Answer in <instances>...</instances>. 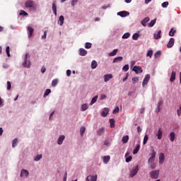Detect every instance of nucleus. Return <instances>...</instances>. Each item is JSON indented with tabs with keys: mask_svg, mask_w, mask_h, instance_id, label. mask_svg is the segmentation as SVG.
Returning a JSON list of instances; mask_svg holds the SVG:
<instances>
[{
	"mask_svg": "<svg viewBox=\"0 0 181 181\" xmlns=\"http://www.w3.org/2000/svg\"><path fill=\"white\" fill-rule=\"evenodd\" d=\"M6 53L8 57H11V54L9 53V46L6 47Z\"/></svg>",
	"mask_w": 181,
	"mask_h": 181,
	"instance_id": "obj_55",
	"label": "nucleus"
},
{
	"mask_svg": "<svg viewBox=\"0 0 181 181\" xmlns=\"http://www.w3.org/2000/svg\"><path fill=\"white\" fill-rule=\"evenodd\" d=\"M131 36V34L129 33H126L122 35V39H128Z\"/></svg>",
	"mask_w": 181,
	"mask_h": 181,
	"instance_id": "obj_44",
	"label": "nucleus"
},
{
	"mask_svg": "<svg viewBox=\"0 0 181 181\" xmlns=\"http://www.w3.org/2000/svg\"><path fill=\"white\" fill-rule=\"evenodd\" d=\"M123 71H128L129 70V65L126 64L122 68Z\"/></svg>",
	"mask_w": 181,
	"mask_h": 181,
	"instance_id": "obj_48",
	"label": "nucleus"
},
{
	"mask_svg": "<svg viewBox=\"0 0 181 181\" xmlns=\"http://www.w3.org/2000/svg\"><path fill=\"white\" fill-rule=\"evenodd\" d=\"M160 35H162V30H159L154 33L153 38L158 40V39H160Z\"/></svg>",
	"mask_w": 181,
	"mask_h": 181,
	"instance_id": "obj_8",
	"label": "nucleus"
},
{
	"mask_svg": "<svg viewBox=\"0 0 181 181\" xmlns=\"http://www.w3.org/2000/svg\"><path fill=\"white\" fill-rule=\"evenodd\" d=\"M66 136H64V135H61L57 141V144L58 145H62V144H63V141H64Z\"/></svg>",
	"mask_w": 181,
	"mask_h": 181,
	"instance_id": "obj_18",
	"label": "nucleus"
},
{
	"mask_svg": "<svg viewBox=\"0 0 181 181\" xmlns=\"http://www.w3.org/2000/svg\"><path fill=\"white\" fill-rule=\"evenodd\" d=\"M155 23H156V18L152 20L148 25V28H152L153 26H154Z\"/></svg>",
	"mask_w": 181,
	"mask_h": 181,
	"instance_id": "obj_31",
	"label": "nucleus"
},
{
	"mask_svg": "<svg viewBox=\"0 0 181 181\" xmlns=\"http://www.w3.org/2000/svg\"><path fill=\"white\" fill-rule=\"evenodd\" d=\"M175 80H176V71H173L172 74H171L170 78V83H173V81H175Z\"/></svg>",
	"mask_w": 181,
	"mask_h": 181,
	"instance_id": "obj_15",
	"label": "nucleus"
},
{
	"mask_svg": "<svg viewBox=\"0 0 181 181\" xmlns=\"http://www.w3.org/2000/svg\"><path fill=\"white\" fill-rule=\"evenodd\" d=\"M104 132H105V129L104 128H100L97 132V135H104Z\"/></svg>",
	"mask_w": 181,
	"mask_h": 181,
	"instance_id": "obj_30",
	"label": "nucleus"
},
{
	"mask_svg": "<svg viewBox=\"0 0 181 181\" xmlns=\"http://www.w3.org/2000/svg\"><path fill=\"white\" fill-rule=\"evenodd\" d=\"M123 59L124 58L122 57H115L113 59V63H119V62H122Z\"/></svg>",
	"mask_w": 181,
	"mask_h": 181,
	"instance_id": "obj_25",
	"label": "nucleus"
},
{
	"mask_svg": "<svg viewBox=\"0 0 181 181\" xmlns=\"http://www.w3.org/2000/svg\"><path fill=\"white\" fill-rule=\"evenodd\" d=\"M81 132V136H83L84 135V132H86V127H81L80 129Z\"/></svg>",
	"mask_w": 181,
	"mask_h": 181,
	"instance_id": "obj_37",
	"label": "nucleus"
},
{
	"mask_svg": "<svg viewBox=\"0 0 181 181\" xmlns=\"http://www.w3.org/2000/svg\"><path fill=\"white\" fill-rule=\"evenodd\" d=\"M132 81L133 84H136V83H138V81H139V78L134 77L132 78Z\"/></svg>",
	"mask_w": 181,
	"mask_h": 181,
	"instance_id": "obj_38",
	"label": "nucleus"
},
{
	"mask_svg": "<svg viewBox=\"0 0 181 181\" xmlns=\"http://www.w3.org/2000/svg\"><path fill=\"white\" fill-rule=\"evenodd\" d=\"M150 168L151 169H155V168H156V164L155 163H151V165H150Z\"/></svg>",
	"mask_w": 181,
	"mask_h": 181,
	"instance_id": "obj_60",
	"label": "nucleus"
},
{
	"mask_svg": "<svg viewBox=\"0 0 181 181\" xmlns=\"http://www.w3.org/2000/svg\"><path fill=\"white\" fill-rule=\"evenodd\" d=\"M109 110L107 107L104 108V110L101 112L102 117H107L108 115Z\"/></svg>",
	"mask_w": 181,
	"mask_h": 181,
	"instance_id": "obj_26",
	"label": "nucleus"
},
{
	"mask_svg": "<svg viewBox=\"0 0 181 181\" xmlns=\"http://www.w3.org/2000/svg\"><path fill=\"white\" fill-rule=\"evenodd\" d=\"M117 15L119 16H121L122 18H125V16H128L129 15V13L128 11H119L117 13Z\"/></svg>",
	"mask_w": 181,
	"mask_h": 181,
	"instance_id": "obj_10",
	"label": "nucleus"
},
{
	"mask_svg": "<svg viewBox=\"0 0 181 181\" xmlns=\"http://www.w3.org/2000/svg\"><path fill=\"white\" fill-rule=\"evenodd\" d=\"M162 134H163L162 129H158V133L156 134V136H158V139H162Z\"/></svg>",
	"mask_w": 181,
	"mask_h": 181,
	"instance_id": "obj_24",
	"label": "nucleus"
},
{
	"mask_svg": "<svg viewBox=\"0 0 181 181\" xmlns=\"http://www.w3.org/2000/svg\"><path fill=\"white\" fill-rule=\"evenodd\" d=\"M97 175H88L86 180V181H97Z\"/></svg>",
	"mask_w": 181,
	"mask_h": 181,
	"instance_id": "obj_9",
	"label": "nucleus"
},
{
	"mask_svg": "<svg viewBox=\"0 0 181 181\" xmlns=\"http://www.w3.org/2000/svg\"><path fill=\"white\" fill-rule=\"evenodd\" d=\"M41 72L43 74V73H45L46 72V68L45 66H42V69H41Z\"/></svg>",
	"mask_w": 181,
	"mask_h": 181,
	"instance_id": "obj_62",
	"label": "nucleus"
},
{
	"mask_svg": "<svg viewBox=\"0 0 181 181\" xmlns=\"http://www.w3.org/2000/svg\"><path fill=\"white\" fill-rule=\"evenodd\" d=\"M132 70L135 71L136 74H139V73H142L143 71L142 68L138 66H134Z\"/></svg>",
	"mask_w": 181,
	"mask_h": 181,
	"instance_id": "obj_7",
	"label": "nucleus"
},
{
	"mask_svg": "<svg viewBox=\"0 0 181 181\" xmlns=\"http://www.w3.org/2000/svg\"><path fill=\"white\" fill-rule=\"evenodd\" d=\"M139 37V35L138 33H134L133 35H132V39L133 40H138V38Z\"/></svg>",
	"mask_w": 181,
	"mask_h": 181,
	"instance_id": "obj_40",
	"label": "nucleus"
},
{
	"mask_svg": "<svg viewBox=\"0 0 181 181\" xmlns=\"http://www.w3.org/2000/svg\"><path fill=\"white\" fill-rule=\"evenodd\" d=\"M160 54H162V52L160 51H158L155 53L154 57L156 59H158V57H160Z\"/></svg>",
	"mask_w": 181,
	"mask_h": 181,
	"instance_id": "obj_45",
	"label": "nucleus"
},
{
	"mask_svg": "<svg viewBox=\"0 0 181 181\" xmlns=\"http://www.w3.org/2000/svg\"><path fill=\"white\" fill-rule=\"evenodd\" d=\"M148 139H149V137L148 136V134H146L144 138V145H146V142H148Z\"/></svg>",
	"mask_w": 181,
	"mask_h": 181,
	"instance_id": "obj_46",
	"label": "nucleus"
},
{
	"mask_svg": "<svg viewBox=\"0 0 181 181\" xmlns=\"http://www.w3.org/2000/svg\"><path fill=\"white\" fill-rule=\"evenodd\" d=\"M92 44L90 42H86L85 49H91Z\"/></svg>",
	"mask_w": 181,
	"mask_h": 181,
	"instance_id": "obj_47",
	"label": "nucleus"
},
{
	"mask_svg": "<svg viewBox=\"0 0 181 181\" xmlns=\"http://www.w3.org/2000/svg\"><path fill=\"white\" fill-rule=\"evenodd\" d=\"M169 5V2L168 1H165V2H163L162 4H161V6L163 8H168V6Z\"/></svg>",
	"mask_w": 181,
	"mask_h": 181,
	"instance_id": "obj_53",
	"label": "nucleus"
},
{
	"mask_svg": "<svg viewBox=\"0 0 181 181\" xmlns=\"http://www.w3.org/2000/svg\"><path fill=\"white\" fill-rule=\"evenodd\" d=\"M138 170H139V169H138V165H136L135 168H132V170H131L129 173V177H134V176H136V173H138Z\"/></svg>",
	"mask_w": 181,
	"mask_h": 181,
	"instance_id": "obj_5",
	"label": "nucleus"
},
{
	"mask_svg": "<svg viewBox=\"0 0 181 181\" xmlns=\"http://www.w3.org/2000/svg\"><path fill=\"white\" fill-rule=\"evenodd\" d=\"M173 45H175V38H170L167 45V47L170 49V47H173Z\"/></svg>",
	"mask_w": 181,
	"mask_h": 181,
	"instance_id": "obj_12",
	"label": "nucleus"
},
{
	"mask_svg": "<svg viewBox=\"0 0 181 181\" xmlns=\"http://www.w3.org/2000/svg\"><path fill=\"white\" fill-rule=\"evenodd\" d=\"M105 98H107V95H101V96H100V100H105Z\"/></svg>",
	"mask_w": 181,
	"mask_h": 181,
	"instance_id": "obj_63",
	"label": "nucleus"
},
{
	"mask_svg": "<svg viewBox=\"0 0 181 181\" xmlns=\"http://www.w3.org/2000/svg\"><path fill=\"white\" fill-rule=\"evenodd\" d=\"M52 11L54 12V15H55V16H57V7L54 2L52 4Z\"/></svg>",
	"mask_w": 181,
	"mask_h": 181,
	"instance_id": "obj_20",
	"label": "nucleus"
},
{
	"mask_svg": "<svg viewBox=\"0 0 181 181\" xmlns=\"http://www.w3.org/2000/svg\"><path fill=\"white\" fill-rule=\"evenodd\" d=\"M28 57H29V54L26 53L24 58V62L23 63V67H30V62L28 61Z\"/></svg>",
	"mask_w": 181,
	"mask_h": 181,
	"instance_id": "obj_4",
	"label": "nucleus"
},
{
	"mask_svg": "<svg viewBox=\"0 0 181 181\" xmlns=\"http://www.w3.org/2000/svg\"><path fill=\"white\" fill-rule=\"evenodd\" d=\"M128 141H129V136L128 135L124 136L122 139V144H127Z\"/></svg>",
	"mask_w": 181,
	"mask_h": 181,
	"instance_id": "obj_23",
	"label": "nucleus"
},
{
	"mask_svg": "<svg viewBox=\"0 0 181 181\" xmlns=\"http://www.w3.org/2000/svg\"><path fill=\"white\" fill-rule=\"evenodd\" d=\"M112 78V74H109L104 76V81L105 83H107V81H110Z\"/></svg>",
	"mask_w": 181,
	"mask_h": 181,
	"instance_id": "obj_14",
	"label": "nucleus"
},
{
	"mask_svg": "<svg viewBox=\"0 0 181 181\" xmlns=\"http://www.w3.org/2000/svg\"><path fill=\"white\" fill-rule=\"evenodd\" d=\"M25 7L29 11H36L37 6L35 4V1L32 0H27L25 4Z\"/></svg>",
	"mask_w": 181,
	"mask_h": 181,
	"instance_id": "obj_1",
	"label": "nucleus"
},
{
	"mask_svg": "<svg viewBox=\"0 0 181 181\" xmlns=\"http://www.w3.org/2000/svg\"><path fill=\"white\" fill-rule=\"evenodd\" d=\"M42 158V154H39V155H37L36 157L35 158V160L36 162L40 160V158Z\"/></svg>",
	"mask_w": 181,
	"mask_h": 181,
	"instance_id": "obj_50",
	"label": "nucleus"
},
{
	"mask_svg": "<svg viewBox=\"0 0 181 181\" xmlns=\"http://www.w3.org/2000/svg\"><path fill=\"white\" fill-rule=\"evenodd\" d=\"M177 114L178 117H180V115H181V105H180V108L177 110Z\"/></svg>",
	"mask_w": 181,
	"mask_h": 181,
	"instance_id": "obj_58",
	"label": "nucleus"
},
{
	"mask_svg": "<svg viewBox=\"0 0 181 181\" xmlns=\"http://www.w3.org/2000/svg\"><path fill=\"white\" fill-rule=\"evenodd\" d=\"M111 159V157L110 156H105L103 157V162L107 164L108 162H110V160Z\"/></svg>",
	"mask_w": 181,
	"mask_h": 181,
	"instance_id": "obj_28",
	"label": "nucleus"
},
{
	"mask_svg": "<svg viewBox=\"0 0 181 181\" xmlns=\"http://www.w3.org/2000/svg\"><path fill=\"white\" fill-rule=\"evenodd\" d=\"M175 138H176V134H175V132L170 133V141L171 142H173V141H175Z\"/></svg>",
	"mask_w": 181,
	"mask_h": 181,
	"instance_id": "obj_27",
	"label": "nucleus"
},
{
	"mask_svg": "<svg viewBox=\"0 0 181 181\" xmlns=\"http://www.w3.org/2000/svg\"><path fill=\"white\" fill-rule=\"evenodd\" d=\"M117 53H118V49H115L112 52L109 53V56L110 57L115 56Z\"/></svg>",
	"mask_w": 181,
	"mask_h": 181,
	"instance_id": "obj_36",
	"label": "nucleus"
},
{
	"mask_svg": "<svg viewBox=\"0 0 181 181\" xmlns=\"http://www.w3.org/2000/svg\"><path fill=\"white\" fill-rule=\"evenodd\" d=\"M16 144H18V139H14L12 143L13 148H15V146H16Z\"/></svg>",
	"mask_w": 181,
	"mask_h": 181,
	"instance_id": "obj_49",
	"label": "nucleus"
},
{
	"mask_svg": "<svg viewBox=\"0 0 181 181\" xmlns=\"http://www.w3.org/2000/svg\"><path fill=\"white\" fill-rule=\"evenodd\" d=\"M152 56H153V51H152V49H150L148 51L147 54H146V57H152Z\"/></svg>",
	"mask_w": 181,
	"mask_h": 181,
	"instance_id": "obj_35",
	"label": "nucleus"
},
{
	"mask_svg": "<svg viewBox=\"0 0 181 181\" xmlns=\"http://www.w3.org/2000/svg\"><path fill=\"white\" fill-rule=\"evenodd\" d=\"M151 179H158L159 177V170H155L149 173Z\"/></svg>",
	"mask_w": 181,
	"mask_h": 181,
	"instance_id": "obj_2",
	"label": "nucleus"
},
{
	"mask_svg": "<svg viewBox=\"0 0 181 181\" xmlns=\"http://www.w3.org/2000/svg\"><path fill=\"white\" fill-rule=\"evenodd\" d=\"M150 78H151V75H149V74H147L145 76V78H144V79L143 81V83H142V86L143 87H145V86H148V83H149Z\"/></svg>",
	"mask_w": 181,
	"mask_h": 181,
	"instance_id": "obj_6",
	"label": "nucleus"
},
{
	"mask_svg": "<svg viewBox=\"0 0 181 181\" xmlns=\"http://www.w3.org/2000/svg\"><path fill=\"white\" fill-rule=\"evenodd\" d=\"M79 54H80V56H86V54H87V50H86L83 48H80L79 49Z\"/></svg>",
	"mask_w": 181,
	"mask_h": 181,
	"instance_id": "obj_22",
	"label": "nucleus"
},
{
	"mask_svg": "<svg viewBox=\"0 0 181 181\" xmlns=\"http://www.w3.org/2000/svg\"><path fill=\"white\" fill-rule=\"evenodd\" d=\"M88 109V105L87 104H83L81 106V111H86V110Z\"/></svg>",
	"mask_w": 181,
	"mask_h": 181,
	"instance_id": "obj_41",
	"label": "nucleus"
},
{
	"mask_svg": "<svg viewBox=\"0 0 181 181\" xmlns=\"http://www.w3.org/2000/svg\"><path fill=\"white\" fill-rule=\"evenodd\" d=\"M151 157L148 158V163H153L155 162V158H156V152L153 150L151 153Z\"/></svg>",
	"mask_w": 181,
	"mask_h": 181,
	"instance_id": "obj_3",
	"label": "nucleus"
},
{
	"mask_svg": "<svg viewBox=\"0 0 181 181\" xmlns=\"http://www.w3.org/2000/svg\"><path fill=\"white\" fill-rule=\"evenodd\" d=\"M52 93V90L50 89H46L45 93H44V97H47Z\"/></svg>",
	"mask_w": 181,
	"mask_h": 181,
	"instance_id": "obj_39",
	"label": "nucleus"
},
{
	"mask_svg": "<svg viewBox=\"0 0 181 181\" xmlns=\"http://www.w3.org/2000/svg\"><path fill=\"white\" fill-rule=\"evenodd\" d=\"M163 105V101L162 100H160L158 103V111H160V106Z\"/></svg>",
	"mask_w": 181,
	"mask_h": 181,
	"instance_id": "obj_52",
	"label": "nucleus"
},
{
	"mask_svg": "<svg viewBox=\"0 0 181 181\" xmlns=\"http://www.w3.org/2000/svg\"><path fill=\"white\" fill-rule=\"evenodd\" d=\"M139 149H141V145L137 144L136 148L133 150V155H136V153L139 152Z\"/></svg>",
	"mask_w": 181,
	"mask_h": 181,
	"instance_id": "obj_21",
	"label": "nucleus"
},
{
	"mask_svg": "<svg viewBox=\"0 0 181 181\" xmlns=\"http://www.w3.org/2000/svg\"><path fill=\"white\" fill-rule=\"evenodd\" d=\"M98 99V95H95V97H93L90 103V105H93V104H95V103H97Z\"/></svg>",
	"mask_w": 181,
	"mask_h": 181,
	"instance_id": "obj_29",
	"label": "nucleus"
},
{
	"mask_svg": "<svg viewBox=\"0 0 181 181\" xmlns=\"http://www.w3.org/2000/svg\"><path fill=\"white\" fill-rule=\"evenodd\" d=\"M12 87V84L11 83L10 81H7V90H11Z\"/></svg>",
	"mask_w": 181,
	"mask_h": 181,
	"instance_id": "obj_56",
	"label": "nucleus"
},
{
	"mask_svg": "<svg viewBox=\"0 0 181 181\" xmlns=\"http://www.w3.org/2000/svg\"><path fill=\"white\" fill-rule=\"evenodd\" d=\"M104 144L106 146H110V141H108V140H106Z\"/></svg>",
	"mask_w": 181,
	"mask_h": 181,
	"instance_id": "obj_61",
	"label": "nucleus"
},
{
	"mask_svg": "<svg viewBox=\"0 0 181 181\" xmlns=\"http://www.w3.org/2000/svg\"><path fill=\"white\" fill-rule=\"evenodd\" d=\"M165 162V154L163 153H160L159 154V163L162 165Z\"/></svg>",
	"mask_w": 181,
	"mask_h": 181,
	"instance_id": "obj_13",
	"label": "nucleus"
},
{
	"mask_svg": "<svg viewBox=\"0 0 181 181\" xmlns=\"http://www.w3.org/2000/svg\"><path fill=\"white\" fill-rule=\"evenodd\" d=\"M47 35V32L45 31L44 35L42 36V39H46Z\"/></svg>",
	"mask_w": 181,
	"mask_h": 181,
	"instance_id": "obj_64",
	"label": "nucleus"
},
{
	"mask_svg": "<svg viewBox=\"0 0 181 181\" xmlns=\"http://www.w3.org/2000/svg\"><path fill=\"white\" fill-rule=\"evenodd\" d=\"M110 128H114L115 127V120L114 119H110Z\"/></svg>",
	"mask_w": 181,
	"mask_h": 181,
	"instance_id": "obj_33",
	"label": "nucleus"
},
{
	"mask_svg": "<svg viewBox=\"0 0 181 181\" xmlns=\"http://www.w3.org/2000/svg\"><path fill=\"white\" fill-rule=\"evenodd\" d=\"M117 112H119V107L117 106L114 110H113V114H117Z\"/></svg>",
	"mask_w": 181,
	"mask_h": 181,
	"instance_id": "obj_54",
	"label": "nucleus"
},
{
	"mask_svg": "<svg viewBox=\"0 0 181 181\" xmlns=\"http://www.w3.org/2000/svg\"><path fill=\"white\" fill-rule=\"evenodd\" d=\"M66 75L68 77H70V76H71V71L70 69H68L66 71Z\"/></svg>",
	"mask_w": 181,
	"mask_h": 181,
	"instance_id": "obj_59",
	"label": "nucleus"
},
{
	"mask_svg": "<svg viewBox=\"0 0 181 181\" xmlns=\"http://www.w3.org/2000/svg\"><path fill=\"white\" fill-rule=\"evenodd\" d=\"M175 33H176V30L172 28L169 33V36H175Z\"/></svg>",
	"mask_w": 181,
	"mask_h": 181,
	"instance_id": "obj_42",
	"label": "nucleus"
},
{
	"mask_svg": "<svg viewBox=\"0 0 181 181\" xmlns=\"http://www.w3.org/2000/svg\"><path fill=\"white\" fill-rule=\"evenodd\" d=\"M19 15H21V16L23 15V16H28V13H26V11L22 10V11H20Z\"/></svg>",
	"mask_w": 181,
	"mask_h": 181,
	"instance_id": "obj_51",
	"label": "nucleus"
},
{
	"mask_svg": "<svg viewBox=\"0 0 181 181\" xmlns=\"http://www.w3.org/2000/svg\"><path fill=\"white\" fill-rule=\"evenodd\" d=\"M97 66H98V64L95 62V60H93L91 63V69H97Z\"/></svg>",
	"mask_w": 181,
	"mask_h": 181,
	"instance_id": "obj_32",
	"label": "nucleus"
},
{
	"mask_svg": "<svg viewBox=\"0 0 181 181\" xmlns=\"http://www.w3.org/2000/svg\"><path fill=\"white\" fill-rule=\"evenodd\" d=\"M57 83H59V81L57 79H54L52 81V87H56V86H57Z\"/></svg>",
	"mask_w": 181,
	"mask_h": 181,
	"instance_id": "obj_43",
	"label": "nucleus"
},
{
	"mask_svg": "<svg viewBox=\"0 0 181 181\" xmlns=\"http://www.w3.org/2000/svg\"><path fill=\"white\" fill-rule=\"evenodd\" d=\"M59 22H60V26H63V24L64 23V16H61L60 17H59Z\"/></svg>",
	"mask_w": 181,
	"mask_h": 181,
	"instance_id": "obj_34",
	"label": "nucleus"
},
{
	"mask_svg": "<svg viewBox=\"0 0 181 181\" xmlns=\"http://www.w3.org/2000/svg\"><path fill=\"white\" fill-rule=\"evenodd\" d=\"M28 176H29V171H28L27 170L23 169L21 173V177H28Z\"/></svg>",
	"mask_w": 181,
	"mask_h": 181,
	"instance_id": "obj_11",
	"label": "nucleus"
},
{
	"mask_svg": "<svg viewBox=\"0 0 181 181\" xmlns=\"http://www.w3.org/2000/svg\"><path fill=\"white\" fill-rule=\"evenodd\" d=\"M77 2H78V0H72L71 1V6H74V5H76V4H77Z\"/></svg>",
	"mask_w": 181,
	"mask_h": 181,
	"instance_id": "obj_57",
	"label": "nucleus"
},
{
	"mask_svg": "<svg viewBox=\"0 0 181 181\" xmlns=\"http://www.w3.org/2000/svg\"><path fill=\"white\" fill-rule=\"evenodd\" d=\"M151 21V18L149 17H146L143 21H141V23L143 26H146V23Z\"/></svg>",
	"mask_w": 181,
	"mask_h": 181,
	"instance_id": "obj_16",
	"label": "nucleus"
},
{
	"mask_svg": "<svg viewBox=\"0 0 181 181\" xmlns=\"http://www.w3.org/2000/svg\"><path fill=\"white\" fill-rule=\"evenodd\" d=\"M126 162L128 163L132 160V156H129V152H127L125 154Z\"/></svg>",
	"mask_w": 181,
	"mask_h": 181,
	"instance_id": "obj_17",
	"label": "nucleus"
},
{
	"mask_svg": "<svg viewBox=\"0 0 181 181\" xmlns=\"http://www.w3.org/2000/svg\"><path fill=\"white\" fill-rule=\"evenodd\" d=\"M33 32H35V29H33L32 27L28 28V37H32V35L33 34Z\"/></svg>",
	"mask_w": 181,
	"mask_h": 181,
	"instance_id": "obj_19",
	"label": "nucleus"
}]
</instances>
